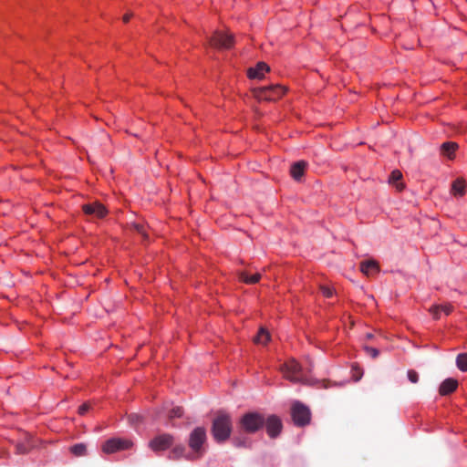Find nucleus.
<instances>
[{
    "label": "nucleus",
    "instance_id": "1",
    "mask_svg": "<svg viewBox=\"0 0 467 467\" xmlns=\"http://www.w3.org/2000/svg\"><path fill=\"white\" fill-rule=\"evenodd\" d=\"M232 431V420L229 414L219 411L213 422L212 432L217 441H226Z\"/></svg>",
    "mask_w": 467,
    "mask_h": 467
},
{
    "label": "nucleus",
    "instance_id": "2",
    "mask_svg": "<svg viewBox=\"0 0 467 467\" xmlns=\"http://www.w3.org/2000/svg\"><path fill=\"white\" fill-rule=\"evenodd\" d=\"M285 92L286 88L280 85H272L253 89V94L257 99L265 101L277 100L282 98Z\"/></svg>",
    "mask_w": 467,
    "mask_h": 467
},
{
    "label": "nucleus",
    "instance_id": "3",
    "mask_svg": "<svg viewBox=\"0 0 467 467\" xmlns=\"http://www.w3.org/2000/svg\"><path fill=\"white\" fill-rule=\"evenodd\" d=\"M281 371L284 377L292 382L306 383V379L302 375V368L299 363L294 359H288L282 367Z\"/></svg>",
    "mask_w": 467,
    "mask_h": 467
},
{
    "label": "nucleus",
    "instance_id": "4",
    "mask_svg": "<svg viewBox=\"0 0 467 467\" xmlns=\"http://www.w3.org/2000/svg\"><path fill=\"white\" fill-rule=\"evenodd\" d=\"M264 423V417L256 412L246 413L240 420L241 427L247 432L257 431L262 428Z\"/></svg>",
    "mask_w": 467,
    "mask_h": 467
},
{
    "label": "nucleus",
    "instance_id": "5",
    "mask_svg": "<svg viewBox=\"0 0 467 467\" xmlns=\"http://www.w3.org/2000/svg\"><path fill=\"white\" fill-rule=\"evenodd\" d=\"M132 446L133 442L129 439L112 438L103 443L101 450L104 453L111 454L119 451L130 449Z\"/></svg>",
    "mask_w": 467,
    "mask_h": 467
},
{
    "label": "nucleus",
    "instance_id": "6",
    "mask_svg": "<svg viewBox=\"0 0 467 467\" xmlns=\"http://www.w3.org/2000/svg\"><path fill=\"white\" fill-rule=\"evenodd\" d=\"M291 415L295 424L304 426L309 423L311 413L309 409L304 404L296 401L292 405Z\"/></svg>",
    "mask_w": 467,
    "mask_h": 467
},
{
    "label": "nucleus",
    "instance_id": "7",
    "mask_svg": "<svg viewBox=\"0 0 467 467\" xmlns=\"http://www.w3.org/2000/svg\"><path fill=\"white\" fill-rule=\"evenodd\" d=\"M210 44L218 48H230L234 45L233 36L228 32L216 31L212 36Z\"/></svg>",
    "mask_w": 467,
    "mask_h": 467
},
{
    "label": "nucleus",
    "instance_id": "8",
    "mask_svg": "<svg viewBox=\"0 0 467 467\" xmlns=\"http://www.w3.org/2000/svg\"><path fill=\"white\" fill-rule=\"evenodd\" d=\"M173 443V437L170 434H161L153 438L150 443V448L154 451H164Z\"/></svg>",
    "mask_w": 467,
    "mask_h": 467
},
{
    "label": "nucleus",
    "instance_id": "9",
    "mask_svg": "<svg viewBox=\"0 0 467 467\" xmlns=\"http://www.w3.org/2000/svg\"><path fill=\"white\" fill-rule=\"evenodd\" d=\"M82 210L85 214L95 218H103L108 213L106 207L99 202L84 204Z\"/></svg>",
    "mask_w": 467,
    "mask_h": 467
},
{
    "label": "nucleus",
    "instance_id": "10",
    "mask_svg": "<svg viewBox=\"0 0 467 467\" xmlns=\"http://www.w3.org/2000/svg\"><path fill=\"white\" fill-rule=\"evenodd\" d=\"M206 440L205 430L198 427L190 435L189 445L193 451H198Z\"/></svg>",
    "mask_w": 467,
    "mask_h": 467
},
{
    "label": "nucleus",
    "instance_id": "11",
    "mask_svg": "<svg viewBox=\"0 0 467 467\" xmlns=\"http://www.w3.org/2000/svg\"><path fill=\"white\" fill-rule=\"evenodd\" d=\"M265 422L266 426L267 434L271 438H275L276 436L279 435L283 426L281 420L277 416L271 415L266 420H265Z\"/></svg>",
    "mask_w": 467,
    "mask_h": 467
},
{
    "label": "nucleus",
    "instance_id": "12",
    "mask_svg": "<svg viewBox=\"0 0 467 467\" xmlns=\"http://www.w3.org/2000/svg\"><path fill=\"white\" fill-rule=\"evenodd\" d=\"M270 67L267 64L264 62H259L254 67H250L247 70V76L251 79H263L267 72H269Z\"/></svg>",
    "mask_w": 467,
    "mask_h": 467
},
{
    "label": "nucleus",
    "instance_id": "13",
    "mask_svg": "<svg viewBox=\"0 0 467 467\" xmlns=\"http://www.w3.org/2000/svg\"><path fill=\"white\" fill-rule=\"evenodd\" d=\"M458 381L455 379L449 378L443 380L439 388V393L441 396H446L456 390Z\"/></svg>",
    "mask_w": 467,
    "mask_h": 467
},
{
    "label": "nucleus",
    "instance_id": "14",
    "mask_svg": "<svg viewBox=\"0 0 467 467\" xmlns=\"http://www.w3.org/2000/svg\"><path fill=\"white\" fill-rule=\"evenodd\" d=\"M451 311L452 306L451 304L437 305L430 308V312L435 319H439L441 313H444V315L448 316L451 313Z\"/></svg>",
    "mask_w": 467,
    "mask_h": 467
},
{
    "label": "nucleus",
    "instance_id": "15",
    "mask_svg": "<svg viewBox=\"0 0 467 467\" xmlns=\"http://www.w3.org/2000/svg\"><path fill=\"white\" fill-rule=\"evenodd\" d=\"M306 166H307V163L306 161H300L295 162L291 166V169H290L291 176L296 181H299L303 177Z\"/></svg>",
    "mask_w": 467,
    "mask_h": 467
},
{
    "label": "nucleus",
    "instance_id": "16",
    "mask_svg": "<svg viewBox=\"0 0 467 467\" xmlns=\"http://www.w3.org/2000/svg\"><path fill=\"white\" fill-rule=\"evenodd\" d=\"M379 270V265L374 260L365 261L360 264V271L368 276L378 273Z\"/></svg>",
    "mask_w": 467,
    "mask_h": 467
},
{
    "label": "nucleus",
    "instance_id": "17",
    "mask_svg": "<svg viewBox=\"0 0 467 467\" xmlns=\"http://www.w3.org/2000/svg\"><path fill=\"white\" fill-rule=\"evenodd\" d=\"M465 181L462 179H457L451 184V193L455 197H462L465 193Z\"/></svg>",
    "mask_w": 467,
    "mask_h": 467
},
{
    "label": "nucleus",
    "instance_id": "18",
    "mask_svg": "<svg viewBox=\"0 0 467 467\" xmlns=\"http://www.w3.org/2000/svg\"><path fill=\"white\" fill-rule=\"evenodd\" d=\"M457 148H458V145L455 142H452V141L444 142L441 146V152L442 155L448 157L449 159H452Z\"/></svg>",
    "mask_w": 467,
    "mask_h": 467
},
{
    "label": "nucleus",
    "instance_id": "19",
    "mask_svg": "<svg viewBox=\"0 0 467 467\" xmlns=\"http://www.w3.org/2000/svg\"><path fill=\"white\" fill-rule=\"evenodd\" d=\"M270 341V334L269 332L261 327L256 335V337H254V342L256 344H261V345H266L268 342Z\"/></svg>",
    "mask_w": 467,
    "mask_h": 467
},
{
    "label": "nucleus",
    "instance_id": "20",
    "mask_svg": "<svg viewBox=\"0 0 467 467\" xmlns=\"http://www.w3.org/2000/svg\"><path fill=\"white\" fill-rule=\"evenodd\" d=\"M261 274L256 273L254 275H249L247 273L243 272L240 274V279L244 282L245 284L253 285L259 282L261 279Z\"/></svg>",
    "mask_w": 467,
    "mask_h": 467
},
{
    "label": "nucleus",
    "instance_id": "21",
    "mask_svg": "<svg viewBox=\"0 0 467 467\" xmlns=\"http://www.w3.org/2000/svg\"><path fill=\"white\" fill-rule=\"evenodd\" d=\"M457 368L463 371H467V353L459 354L456 358Z\"/></svg>",
    "mask_w": 467,
    "mask_h": 467
},
{
    "label": "nucleus",
    "instance_id": "22",
    "mask_svg": "<svg viewBox=\"0 0 467 467\" xmlns=\"http://www.w3.org/2000/svg\"><path fill=\"white\" fill-rule=\"evenodd\" d=\"M69 450L75 456H83L87 452V447L83 443L75 444Z\"/></svg>",
    "mask_w": 467,
    "mask_h": 467
},
{
    "label": "nucleus",
    "instance_id": "23",
    "mask_svg": "<svg viewBox=\"0 0 467 467\" xmlns=\"http://www.w3.org/2000/svg\"><path fill=\"white\" fill-rule=\"evenodd\" d=\"M183 410L181 407H174L168 411V417L171 420L175 418H181Z\"/></svg>",
    "mask_w": 467,
    "mask_h": 467
},
{
    "label": "nucleus",
    "instance_id": "24",
    "mask_svg": "<svg viewBox=\"0 0 467 467\" xmlns=\"http://www.w3.org/2000/svg\"><path fill=\"white\" fill-rule=\"evenodd\" d=\"M402 178V174L399 170H395L391 172L389 177V182L394 183L399 182Z\"/></svg>",
    "mask_w": 467,
    "mask_h": 467
},
{
    "label": "nucleus",
    "instance_id": "25",
    "mask_svg": "<svg viewBox=\"0 0 467 467\" xmlns=\"http://www.w3.org/2000/svg\"><path fill=\"white\" fill-rule=\"evenodd\" d=\"M320 290L324 296L326 297H331L334 294V289L327 285H321Z\"/></svg>",
    "mask_w": 467,
    "mask_h": 467
},
{
    "label": "nucleus",
    "instance_id": "26",
    "mask_svg": "<svg viewBox=\"0 0 467 467\" xmlns=\"http://www.w3.org/2000/svg\"><path fill=\"white\" fill-rule=\"evenodd\" d=\"M408 379L411 383H417L419 381V374L413 370L410 369L407 373Z\"/></svg>",
    "mask_w": 467,
    "mask_h": 467
},
{
    "label": "nucleus",
    "instance_id": "27",
    "mask_svg": "<svg viewBox=\"0 0 467 467\" xmlns=\"http://www.w3.org/2000/svg\"><path fill=\"white\" fill-rule=\"evenodd\" d=\"M134 227H135V230L137 231V233L140 234L143 238L147 237L146 229L143 225L135 224Z\"/></svg>",
    "mask_w": 467,
    "mask_h": 467
},
{
    "label": "nucleus",
    "instance_id": "28",
    "mask_svg": "<svg viewBox=\"0 0 467 467\" xmlns=\"http://www.w3.org/2000/svg\"><path fill=\"white\" fill-rule=\"evenodd\" d=\"M183 448H175L171 452V459H178L182 452Z\"/></svg>",
    "mask_w": 467,
    "mask_h": 467
},
{
    "label": "nucleus",
    "instance_id": "29",
    "mask_svg": "<svg viewBox=\"0 0 467 467\" xmlns=\"http://www.w3.org/2000/svg\"><path fill=\"white\" fill-rule=\"evenodd\" d=\"M90 409L89 403H84L78 408V413L84 415Z\"/></svg>",
    "mask_w": 467,
    "mask_h": 467
},
{
    "label": "nucleus",
    "instance_id": "30",
    "mask_svg": "<svg viewBox=\"0 0 467 467\" xmlns=\"http://www.w3.org/2000/svg\"><path fill=\"white\" fill-rule=\"evenodd\" d=\"M366 351L368 354H369L372 358H377L378 355H379V350L374 348H370V347H367L366 348Z\"/></svg>",
    "mask_w": 467,
    "mask_h": 467
},
{
    "label": "nucleus",
    "instance_id": "31",
    "mask_svg": "<svg viewBox=\"0 0 467 467\" xmlns=\"http://www.w3.org/2000/svg\"><path fill=\"white\" fill-rule=\"evenodd\" d=\"M132 13H127L123 16L122 19H123V22L125 23H128L130 21V19L132 17Z\"/></svg>",
    "mask_w": 467,
    "mask_h": 467
},
{
    "label": "nucleus",
    "instance_id": "32",
    "mask_svg": "<svg viewBox=\"0 0 467 467\" xmlns=\"http://www.w3.org/2000/svg\"><path fill=\"white\" fill-rule=\"evenodd\" d=\"M396 188L398 191H401L403 189V184L402 183H397L396 184Z\"/></svg>",
    "mask_w": 467,
    "mask_h": 467
},
{
    "label": "nucleus",
    "instance_id": "33",
    "mask_svg": "<svg viewBox=\"0 0 467 467\" xmlns=\"http://www.w3.org/2000/svg\"><path fill=\"white\" fill-rule=\"evenodd\" d=\"M361 375H362V373L358 371V375L356 376L355 380H356V381H357V380H358V379H360Z\"/></svg>",
    "mask_w": 467,
    "mask_h": 467
}]
</instances>
